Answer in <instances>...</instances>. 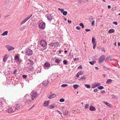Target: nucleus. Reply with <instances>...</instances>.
<instances>
[{
  "label": "nucleus",
  "mask_w": 120,
  "mask_h": 120,
  "mask_svg": "<svg viewBox=\"0 0 120 120\" xmlns=\"http://www.w3.org/2000/svg\"><path fill=\"white\" fill-rule=\"evenodd\" d=\"M89 106V104H86L85 105V107L86 108H88Z\"/></svg>",
  "instance_id": "nucleus-50"
},
{
  "label": "nucleus",
  "mask_w": 120,
  "mask_h": 120,
  "mask_svg": "<svg viewBox=\"0 0 120 120\" xmlns=\"http://www.w3.org/2000/svg\"><path fill=\"white\" fill-rule=\"evenodd\" d=\"M58 10L61 11V12L62 13L63 11H64L63 9L60 8H58Z\"/></svg>",
  "instance_id": "nucleus-47"
},
{
  "label": "nucleus",
  "mask_w": 120,
  "mask_h": 120,
  "mask_svg": "<svg viewBox=\"0 0 120 120\" xmlns=\"http://www.w3.org/2000/svg\"><path fill=\"white\" fill-rule=\"evenodd\" d=\"M105 56L104 55H102L100 57L98 60V62L99 63L103 62L105 59Z\"/></svg>",
  "instance_id": "nucleus-8"
},
{
  "label": "nucleus",
  "mask_w": 120,
  "mask_h": 120,
  "mask_svg": "<svg viewBox=\"0 0 120 120\" xmlns=\"http://www.w3.org/2000/svg\"><path fill=\"white\" fill-rule=\"evenodd\" d=\"M85 86L88 88H90L91 86L90 85L88 84H86L85 85Z\"/></svg>",
  "instance_id": "nucleus-30"
},
{
  "label": "nucleus",
  "mask_w": 120,
  "mask_h": 120,
  "mask_svg": "<svg viewBox=\"0 0 120 120\" xmlns=\"http://www.w3.org/2000/svg\"><path fill=\"white\" fill-rule=\"evenodd\" d=\"M94 21H93L91 23V25L92 26H94Z\"/></svg>",
  "instance_id": "nucleus-48"
},
{
  "label": "nucleus",
  "mask_w": 120,
  "mask_h": 120,
  "mask_svg": "<svg viewBox=\"0 0 120 120\" xmlns=\"http://www.w3.org/2000/svg\"><path fill=\"white\" fill-rule=\"evenodd\" d=\"M62 13L64 15H66L68 13L66 11H63L62 12Z\"/></svg>",
  "instance_id": "nucleus-32"
},
{
  "label": "nucleus",
  "mask_w": 120,
  "mask_h": 120,
  "mask_svg": "<svg viewBox=\"0 0 120 120\" xmlns=\"http://www.w3.org/2000/svg\"><path fill=\"white\" fill-rule=\"evenodd\" d=\"M60 60L58 59H56L55 60V62L57 64H59L60 63Z\"/></svg>",
  "instance_id": "nucleus-29"
},
{
  "label": "nucleus",
  "mask_w": 120,
  "mask_h": 120,
  "mask_svg": "<svg viewBox=\"0 0 120 120\" xmlns=\"http://www.w3.org/2000/svg\"><path fill=\"white\" fill-rule=\"evenodd\" d=\"M25 28L24 27H22L21 28L20 30L22 31Z\"/></svg>",
  "instance_id": "nucleus-58"
},
{
  "label": "nucleus",
  "mask_w": 120,
  "mask_h": 120,
  "mask_svg": "<svg viewBox=\"0 0 120 120\" xmlns=\"http://www.w3.org/2000/svg\"><path fill=\"white\" fill-rule=\"evenodd\" d=\"M52 76L54 78V79H55L58 77V76L56 74L55 75H52Z\"/></svg>",
  "instance_id": "nucleus-33"
},
{
  "label": "nucleus",
  "mask_w": 120,
  "mask_h": 120,
  "mask_svg": "<svg viewBox=\"0 0 120 120\" xmlns=\"http://www.w3.org/2000/svg\"><path fill=\"white\" fill-rule=\"evenodd\" d=\"M111 96L113 98H115L116 97L113 94L112 95H111Z\"/></svg>",
  "instance_id": "nucleus-62"
},
{
  "label": "nucleus",
  "mask_w": 120,
  "mask_h": 120,
  "mask_svg": "<svg viewBox=\"0 0 120 120\" xmlns=\"http://www.w3.org/2000/svg\"><path fill=\"white\" fill-rule=\"evenodd\" d=\"M16 111V109L14 106H12L11 107H8L7 108V112L8 113H12Z\"/></svg>",
  "instance_id": "nucleus-4"
},
{
  "label": "nucleus",
  "mask_w": 120,
  "mask_h": 120,
  "mask_svg": "<svg viewBox=\"0 0 120 120\" xmlns=\"http://www.w3.org/2000/svg\"><path fill=\"white\" fill-rule=\"evenodd\" d=\"M104 88L103 86H98V88L100 90H102Z\"/></svg>",
  "instance_id": "nucleus-31"
},
{
  "label": "nucleus",
  "mask_w": 120,
  "mask_h": 120,
  "mask_svg": "<svg viewBox=\"0 0 120 120\" xmlns=\"http://www.w3.org/2000/svg\"><path fill=\"white\" fill-rule=\"evenodd\" d=\"M55 107V105L54 104H52L49 106V108L50 109H52L54 108Z\"/></svg>",
  "instance_id": "nucleus-25"
},
{
  "label": "nucleus",
  "mask_w": 120,
  "mask_h": 120,
  "mask_svg": "<svg viewBox=\"0 0 120 120\" xmlns=\"http://www.w3.org/2000/svg\"><path fill=\"white\" fill-rule=\"evenodd\" d=\"M96 41V39L94 37H92V43L93 44H95V42Z\"/></svg>",
  "instance_id": "nucleus-26"
},
{
  "label": "nucleus",
  "mask_w": 120,
  "mask_h": 120,
  "mask_svg": "<svg viewBox=\"0 0 120 120\" xmlns=\"http://www.w3.org/2000/svg\"><path fill=\"white\" fill-rule=\"evenodd\" d=\"M28 20V19L26 17L21 22L20 24L22 25L23 24L25 23Z\"/></svg>",
  "instance_id": "nucleus-15"
},
{
  "label": "nucleus",
  "mask_w": 120,
  "mask_h": 120,
  "mask_svg": "<svg viewBox=\"0 0 120 120\" xmlns=\"http://www.w3.org/2000/svg\"><path fill=\"white\" fill-rule=\"evenodd\" d=\"M80 75H83L82 72V71H80L78 72Z\"/></svg>",
  "instance_id": "nucleus-52"
},
{
  "label": "nucleus",
  "mask_w": 120,
  "mask_h": 120,
  "mask_svg": "<svg viewBox=\"0 0 120 120\" xmlns=\"http://www.w3.org/2000/svg\"><path fill=\"white\" fill-rule=\"evenodd\" d=\"M29 64L31 65H33L34 64V62L32 60H31L30 61V62L29 63Z\"/></svg>",
  "instance_id": "nucleus-40"
},
{
  "label": "nucleus",
  "mask_w": 120,
  "mask_h": 120,
  "mask_svg": "<svg viewBox=\"0 0 120 120\" xmlns=\"http://www.w3.org/2000/svg\"><path fill=\"white\" fill-rule=\"evenodd\" d=\"M50 66V65L48 62H47L45 63V66L46 67H49Z\"/></svg>",
  "instance_id": "nucleus-16"
},
{
  "label": "nucleus",
  "mask_w": 120,
  "mask_h": 120,
  "mask_svg": "<svg viewBox=\"0 0 120 120\" xmlns=\"http://www.w3.org/2000/svg\"><path fill=\"white\" fill-rule=\"evenodd\" d=\"M68 85L66 84H63L61 85V86L63 87H65L67 86Z\"/></svg>",
  "instance_id": "nucleus-41"
},
{
  "label": "nucleus",
  "mask_w": 120,
  "mask_h": 120,
  "mask_svg": "<svg viewBox=\"0 0 120 120\" xmlns=\"http://www.w3.org/2000/svg\"><path fill=\"white\" fill-rule=\"evenodd\" d=\"M8 33V31H5L4 32V33H3L1 34V35L2 36H3L6 35Z\"/></svg>",
  "instance_id": "nucleus-24"
},
{
  "label": "nucleus",
  "mask_w": 120,
  "mask_h": 120,
  "mask_svg": "<svg viewBox=\"0 0 120 120\" xmlns=\"http://www.w3.org/2000/svg\"><path fill=\"white\" fill-rule=\"evenodd\" d=\"M95 109V108L93 106H91L89 109L90 110L93 111H94Z\"/></svg>",
  "instance_id": "nucleus-19"
},
{
  "label": "nucleus",
  "mask_w": 120,
  "mask_h": 120,
  "mask_svg": "<svg viewBox=\"0 0 120 120\" xmlns=\"http://www.w3.org/2000/svg\"><path fill=\"white\" fill-rule=\"evenodd\" d=\"M56 94H51L49 96L48 98L50 99H52L54 98L56 96Z\"/></svg>",
  "instance_id": "nucleus-11"
},
{
  "label": "nucleus",
  "mask_w": 120,
  "mask_h": 120,
  "mask_svg": "<svg viewBox=\"0 0 120 120\" xmlns=\"http://www.w3.org/2000/svg\"><path fill=\"white\" fill-rule=\"evenodd\" d=\"M47 18L48 20L51 21L52 19V17L51 15H47Z\"/></svg>",
  "instance_id": "nucleus-13"
},
{
  "label": "nucleus",
  "mask_w": 120,
  "mask_h": 120,
  "mask_svg": "<svg viewBox=\"0 0 120 120\" xmlns=\"http://www.w3.org/2000/svg\"><path fill=\"white\" fill-rule=\"evenodd\" d=\"M112 23L116 25H117V22H113Z\"/></svg>",
  "instance_id": "nucleus-51"
},
{
  "label": "nucleus",
  "mask_w": 120,
  "mask_h": 120,
  "mask_svg": "<svg viewBox=\"0 0 120 120\" xmlns=\"http://www.w3.org/2000/svg\"><path fill=\"white\" fill-rule=\"evenodd\" d=\"M59 45V43L58 42H52L49 44V47L51 49L54 48L53 47H57Z\"/></svg>",
  "instance_id": "nucleus-5"
},
{
  "label": "nucleus",
  "mask_w": 120,
  "mask_h": 120,
  "mask_svg": "<svg viewBox=\"0 0 120 120\" xmlns=\"http://www.w3.org/2000/svg\"><path fill=\"white\" fill-rule=\"evenodd\" d=\"M68 56L69 57H71V58H73V54H72L71 55V54L70 52L69 53V54L68 55Z\"/></svg>",
  "instance_id": "nucleus-34"
},
{
  "label": "nucleus",
  "mask_w": 120,
  "mask_h": 120,
  "mask_svg": "<svg viewBox=\"0 0 120 120\" xmlns=\"http://www.w3.org/2000/svg\"><path fill=\"white\" fill-rule=\"evenodd\" d=\"M24 98L26 99V103L27 102L28 104H29L32 102V100L31 99V95H30L29 94H26L24 97Z\"/></svg>",
  "instance_id": "nucleus-2"
},
{
  "label": "nucleus",
  "mask_w": 120,
  "mask_h": 120,
  "mask_svg": "<svg viewBox=\"0 0 120 120\" xmlns=\"http://www.w3.org/2000/svg\"><path fill=\"white\" fill-rule=\"evenodd\" d=\"M65 100L63 98H61L60 100V101L61 102H63Z\"/></svg>",
  "instance_id": "nucleus-42"
},
{
  "label": "nucleus",
  "mask_w": 120,
  "mask_h": 120,
  "mask_svg": "<svg viewBox=\"0 0 120 120\" xmlns=\"http://www.w3.org/2000/svg\"><path fill=\"white\" fill-rule=\"evenodd\" d=\"M115 32V30L113 29H110L108 33L110 34L113 33Z\"/></svg>",
  "instance_id": "nucleus-17"
},
{
  "label": "nucleus",
  "mask_w": 120,
  "mask_h": 120,
  "mask_svg": "<svg viewBox=\"0 0 120 120\" xmlns=\"http://www.w3.org/2000/svg\"><path fill=\"white\" fill-rule=\"evenodd\" d=\"M48 83V81H44L42 83V85L44 86H46L47 85Z\"/></svg>",
  "instance_id": "nucleus-18"
},
{
  "label": "nucleus",
  "mask_w": 120,
  "mask_h": 120,
  "mask_svg": "<svg viewBox=\"0 0 120 120\" xmlns=\"http://www.w3.org/2000/svg\"><path fill=\"white\" fill-rule=\"evenodd\" d=\"M32 15L31 14L30 15V16H27V17H26L27 18V19H29L32 16Z\"/></svg>",
  "instance_id": "nucleus-55"
},
{
  "label": "nucleus",
  "mask_w": 120,
  "mask_h": 120,
  "mask_svg": "<svg viewBox=\"0 0 120 120\" xmlns=\"http://www.w3.org/2000/svg\"><path fill=\"white\" fill-rule=\"evenodd\" d=\"M40 43L41 45L43 47H45L47 45V42L44 40L41 41Z\"/></svg>",
  "instance_id": "nucleus-9"
},
{
  "label": "nucleus",
  "mask_w": 120,
  "mask_h": 120,
  "mask_svg": "<svg viewBox=\"0 0 120 120\" xmlns=\"http://www.w3.org/2000/svg\"><path fill=\"white\" fill-rule=\"evenodd\" d=\"M79 86V85L77 84H75L73 85V87L74 89H76Z\"/></svg>",
  "instance_id": "nucleus-28"
},
{
  "label": "nucleus",
  "mask_w": 120,
  "mask_h": 120,
  "mask_svg": "<svg viewBox=\"0 0 120 120\" xmlns=\"http://www.w3.org/2000/svg\"><path fill=\"white\" fill-rule=\"evenodd\" d=\"M79 25L80 26H82V28H83L84 27V26L83 24V23H80L79 24Z\"/></svg>",
  "instance_id": "nucleus-39"
},
{
  "label": "nucleus",
  "mask_w": 120,
  "mask_h": 120,
  "mask_svg": "<svg viewBox=\"0 0 120 120\" xmlns=\"http://www.w3.org/2000/svg\"><path fill=\"white\" fill-rule=\"evenodd\" d=\"M78 68H80V69H82V66H81V65L79 66L78 67Z\"/></svg>",
  "instance_id": "nucleus-63"
},
{
  "label": "nucleus",
  "mask_w": 120,
  "mask_h": 120,
  "mask_svg": "<svg viewBox=\"0 0 120 120\" xmlns=\"http://www.w3.org/2000/svg\"><path fill=\"white\" fill-rule=\"evenodd\" d=\"M31 99L33 100L36 98L38 96V95L36 92L32 91L30 94Z\"/></svg>",
  "instance_id": "nucleus-3"
},
{
  "label": "nucleus",
  "mask_w": 120,
  "mask_h": 120,
  "mask_svg": "<svg viewBox=\"0 0 120 120\" xmlns=\"http://www.w3.org/2000/svg\"><path fill=\"white\" fill-rule=\"evenodd\" d=\"M112 81V80L111 79H109L106 82L107 84H109L111 83Z\"/></svg>",
  "instance_id": "nucleus-21"
},
{
  "label": "nucleus",
  "mask_w": 120,
  "mask_h": 120,
  "mask_svg": "<svg viewBox=\"0 0 120 120\" xmlns=\"http://www.w3.org/2000/svg\"><path fill=\"white\" fill-rule=\"evenodd\" d=\"M6 47L9 51H10L12 50H13L14 49V47L9 45H6Z\"/></svg>",
  "instance_id": "nucleus-10"
},
{
  "label": "nucleus",
  "mask_w": 120,
  "mask_h": 120,
  "mask_svg": "<svg viewBox=\"0 0 120 120\" xmlns=\"http://www.w3.org/2000/svg\"><path fill=\"white\" fill-rule=\"evenodd\" d=\"M45 23L44 22H41L39 23V28L41 29H44L45 28Z\"/></svg>",
  "instance_id": "nucleus-7"
},
{
  "label": "nucleus",
  "mask_w": 120,
  "mask_h": 120,
  "mask_svg": "<svg viewBox=\"0 0 120 120\" xmlns=\"http://www.w3.org/2000/svg\"><path fill=\"white\" fill-rule=\"evenodd\" d=\"M63 64H67L68 63L67 61L66 60H64L63 61Z\"/></svg>",
  "instance_id": "nucleus-38"
},
{
  "label": "nucleus",
  "mask_w": 120,
  "mask_h": 120,
  "mask_svg": "<svg viewBox=\"0 0 120 120\" xmlns=\"http://www.w3.org/2000/svg\"><path fill=\"white\" fill-rule=\"evenodd\" d=\"M76 28L78 30H79L80 29V27L79 26H77Z\"/></svg>",
  "instance_id": "nucleus-56"
},
{
  "label": "nucleus",
  "mask_w": 120,
  "mask_h": 120,
  "mask_svg": "<svg viewBox=\"0 0 120 120\" xmlns=\"http://www.w3.org/2000/svg\"><path fill=\"white\" fill-rule=\"evenodd\" d=\"M26 103V102L24 101H22L19 102L17 103L15 105L16 107L15 109H16V110L18 109L20 110L22 109L24 107L25 104Z\"/></svg>",
  "instance_id": "nucleus-1"
},
{
  "label": "nucleus",
  "mask_w": 120,
  "mask_h": 120,
  "mask_svg": "<svg viewBox=\"0 0 120 120\" xmlns=\"http://www.w3.org/2000/svg\"><path fill=\"white\" fill-rule=\"evenodd\" d=\"M101 51L104 52H105V49L104 48H102L101 49Z\"/></svg>",
  "instance_id": "nucleus-53"
},
{
  "label": "nucleus",
  "mask_w": 120,
  "mask_h": 120,
  "mask_svg": "<svg viewBox=\"0 0 120 120\" xmlns=\"http://www.w3.org/2000/svg\"><path fill=\"white\" fill-rule=\"evenodd\" d=\"M100 83L99 82H98L97 83H95L94 84H93L92 86V88H94L97 87L98 86L100 85Z\"/></svg>",
  "instance_id": "nucleus-12"
},
{
  "label": "nucleus",
  "mask_w": 120,
  "mask_h": 120,
  "mask_svg": "<svg viewBox=\"0 0 120 120\" xmlns=\"http://www.w3.org/2000/svg\"><path fill=\"white\" fill-rule=\"evenodd\" d=\"M22 76L23 79H25L26 78L27 76L26 75H23Z\"/></svg>",
  "instance_id": "nucleus-49"
},
{
  "label": "nucleus",
  "mask_w": 120,
  "mask_h": 120,
  "mask_svg": "<svg viewBox=\"0 0 120 120\" xmlns=\"http://www.w3.org/2000/svg\"><path fill=\"white\" fill-rule=\"evenodd\" d=\"M98 91V90L97 88L94 89L93 90L94 91V92H96V93Z\"/></svg>",
  "instance_id": "nucleus-46"
},
{
  "label": "nucleus",
  "mask_w": 120,
  "mask_h": 120,
  "mask_svg": "<svg viewBox=\"0 0 120 120\" xmlns=\"http://www.w3.org/2000/svg\"><path fill=\"white\" fill-rule=\"evenodd\" d=\"M96 62V61H90L89 62V63L91 64L92 65H93L94 64V62Z\"/></svg>",
  "instance_id": "nucleus-35"
},
{
  "label": "nucleus",
  "mask_w": 120,
  "mask_h": 120,
  "mask_svg": "<svg viewBox=\"0 0 120 120\" xmlns=\"http://www.w3.org/2000/svg\"><path fill=\"white\" fill-rule=\"evenodd\" d=\"M82 79H85V76L84 75L82 77H81V78L79 79V80H81Z\"/></svg>",
  "instance_id": "nucleus-37"
},
{
  "label": "nucleus",
  "mask_w": 120,
  "mask_h": 120,
  "mask_svg": "<svg viewBox=\"0 0 120 120\" xmlns=\"http://www.w3.org/2000/svg\"><path fill=\"white\" fill-rule=\"evenodd\" d=\"M96 42L95 44H93V49H95V46L96 45Z\"/></svg>",
  "instance_id": "nucleus-44"
},
{
  "label": "nucleus",
  "mask_w": 120,
  "mask_h": 120,
  "mask_svg": "<svg viewBox=\"0 0 120 120\" xmlns=\"http://www.w3.org/2000/svg\"><path fill=\"white\" fill-rule=\"evenodd\" d=\"M89 19L90 21L91 22L92 20H94L93 17L92 16H90V18Z\"/></svg>",
  "instance_id": "nucleus-36"
},
{
  "label": "nucleus",
  "mask_w": 120,
  "mask_h": 120,
  "mask_svg": "<svg viewBox=\"0 0 120 120\" xmlns=\"http://www.w3.org/2000/svg\"><path fill=\"white\" fill-rule=\"evenodd\" d=\"M85 30L86 32H88V31H90V29H85Z\"/></svg>",
  "instance_id": "nucleus-57"
},
{
  "label": "nucleus",
  "mask_w": 120,
  "mask_h": 120,
  "mask_svg": "<svg viewBox=\"0 0 120 120\" xmlns=\"http://www.w3.org/2000/svg\"><path fill=\"white\" fill-rule=\"evenodd\" d=\"M79 74L78 72L77 74L76 75V77H78L79 76H80V75H79Z\"/></svg>",
  "instance_id": "nucleus-61"
},
{
  "label": "nucleus",
  "mask_w": 120,
  "mask_h": 120,
  "mask_svg": "<svg viewBox=\"0 0 120 120\" xmlns=\"http://www.w3.org/2000/svg\"><path fill=\"white\" fill-rule=\"evenodd\" d=\"M105 93V91L104 90H103V91H101V93L102 94H103Z\"/></svg>",
  "instance_id": "nucleus-54"
},
{
  "label": "nucleus",
  "mask_w": 120,
  "mask_h": 120,
  "mask_svg": "<svg viewBox=\"0 0 120 120\" xmlns=\"http://www.w3.org/2000/svg\"><path fill=\"white\" fill-rule=\"evenodd\" d=\"M110 58V56H109L107 57V58L105 60L106 61H108L109 60V59Z\"/></svg>",
  "instance_id": "nucleus-43"
},
{
  "label": "nucleus",
  "mask_w": 120,
  "mask_h": 120,
  "mask_svg": "<svg viewBox=\"0 0 120 120\" xmlns=\"http://www.w3.org/2000/svg\"><path fill=\"white\" fill-rule=\"evenodd\" d=\"M84 1L82 0H79L78 1V2L80 4L84 3Z\"/></svg>",
  "instance_id": "nucleus-27"
},
{
  "label": "nucleus",
  "mask_w": 120,
  "mask_h": 120,
  "mask_svg": "<svg viewBox=\"0 0 120 120\" xmlns=\"http://www.w3.org/2000/svg\"><path fill=\"white\" fill-rule=\"evenodd\" d=\"M26 55L28 56H30L32 55L33 54V51L30 49H27L25 52Z\"/></svg>",
  "instance_id": "nucleus-6"
},
{
  "label": "nucleus",
  "mask_w": 120,
  "mask_h": 120,
  "mask_svg": "<svg viewBox=\"0 0 120 120\" xmlns=\"http://www.w3.org/2000/svg\"><path fill=\"white\" fill-rule=\"evenodd\" d=\"M15 60L17 61H19V62H20L21 60H20V61H19V57L17 56H16L15 57Z\"/></svg>",
  "instance_id": "nucleus-20"
},
{
  "label": "nucleus",
  "mask_w": 120,
  "mask_h": 120,
  "mask_svg": "<svg viewBox=\"0 0 120 120\" xmlns=\"http://www.w3.org/2000/svg\"><path fill=\"white\" fill-rule=\"evenodd\" d=\"M33 68L32 67H30L29 68V69L30 71H33Z\"/></svg>",
  "instance_id": "nucleus-60"
},
{
  "label": "nucleus",
  "mask_w": 120,
  "mask_h": 120,
  "mask_svg": "<svg viewBox=\"0 0 120 120\" xmlns=\"http://www.w3.org/2000/svg\"><path fill=\"white\" fill-rule=\"evenodd\" d=\"M49 102L50 101H45L44 103V106L45 107H47L49 105Z\"/></svg>",
  "instance_id": "nucleus-14"
},
{
  "label": "nucleus",
  "mask_w": 120,
  "mask_h": 120,
  "mask_svg": "<svg viewBox=\"0 0 120 120\" xmlns=\"http://www.w3.org/2000/svg\"><path fill=\"white\" fill-rule=\"evenodd\" d=\"M116 9V7H114L112 9H111V10L112 11H114Z\"/></svg>",
  "instance_id": "nucleus-59"
},
{
  "label": "nucleus",
  "mask_w": 120,
  "mask_h": 120,
  "mask_svg": "<svg viewBox=\"0 0 120 120\" xmlns=\"http://www.w3.org/2000/svg\"><path fill=\"white\" fill-rule=\"evenodd\" d=\"M104 103L105 105H106L108 107H111V105L109 103H108V102L105 101L104 102Z\"/></svg>",
  "instance_id": "nucleus-22"
},
{
  "label": "nucleus",
  "mask_w": 120,
  "mask_h": 120,
  "mask_svg": "<svg viewBox=\"0 0 120 120\" xmlns=\"http://www.w3.org/2000/svg\"><path fill=\"white\" fill-rule=\"evenodd\" d=\"M71 22V21H69V20H68V23H70Z\"/></svg>",
  "instance_id": "nucleus-64"
},
{
  "label": "nucleus",
  "mask_w": 120,
  "mask_h": 120,
  "mask_svg": "<svg viewBox=\"0 0 120 120\" xmlns=\"http://www.w3.org/2000/svg\"><path fill=\"white\" fill-rule=\"evenodd\" d=\"M7 56V55H5V56H4L3 59V61L4 62H5L7 60V58H6Z\"/></svg>",
  "instance_id": "nucleus-23"
},
{
  "label": "nucleus",
  "mask_w": 120,
  "mask_h": 120,
  "mask_svg": "<svg viewBox=\"0 0 120 120\" xmlns=\"http://www.w3.org/2000/svg\"><path fill=\"white\" fill-rule=\"evenodd\" d=\"M17 71V70L16 69H15L13 72V74H16Z\"/></svg>",
  "instance_id": "nucleus-45"
}]
</instances>
